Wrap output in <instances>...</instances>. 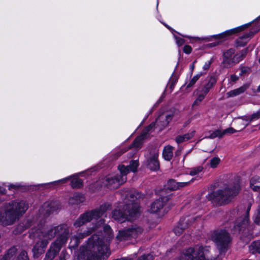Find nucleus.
<instances>
[{
  "mask_svg": "<svg viewBox=\"0 0 260 260\" xmlns=\"http://www.w3.org/2000/svg\"><path fill=\"white\" fill-rule=\"evenodd\" d=\"M192 181L193 179L191 180L190 181L177 182L174 179H171L169 180L167 183V187L170 190L178 189L188 185L190 182Z\"/></svg>",
  "mask_w": 260,
  "mask_h": 260,
  "instance_id": "nucleus-15",
  "label": "nucleus"
},
{
  "mask_svg": "<svg viewBox=\"0 0 260 260\" xmlns=\"http://www.w3.org/2000/svg\"><path fill=\"white\" fill-rule=\"evenodd\" d=\"M200 77V75H197L196 76H194L189 81L188 84L187 85V88H189L192 87L196 82L199 80V78Z\"/></svg>",
  "mask_w": 260,
  "mask_h": 260,
  "instance_id": "nucleus-35",
  "label": "nucleus"
},
{
  "mask_svg": "<svg viewBox=\"0 0 260 260\" xmlns=\"http://www.w3.org/2000/svg\"><path fill=\"white\" fill-rule=\"evenodd\" d=\"M257 91H258V92H260V85H259L258 86V87H257Z\"/></svg>",
  "mask_w": 260,
  "mask_h": 260,
  "instance_id": "nucleus-52",
  "label": "nucleus"
},
{
  "mask_svg": "<svg viewBox=\"0 0 260 260\" xmlns=\"http://www.w3.org/2000/svg\"><path fill=\"white\" fill-rule=\"evenodd\" d=\"M159 151L156 148L152 149L146 156V165L152 171H156L159 168L158 160Z\"/></svg>",
  "mask_w": 260,
  "mask_h": 260,
  "instance_id": "nucleus-11",
  "label": "nucleus"
},
{
  "mask_svg": "<svg viewBox=\"0 0 260 260\" xmlns=\"http://www.w3.org/2000/svg\"><path fill=\"white\" fill-rule=\"evenodd\" d=\"M203 170H204V168L202 166L196 167L192 168L191 169V170L189 172V174L191 176H194V175H198L199 173L203 172Z\"/></svg>",
  "mask_w": 260,
  "mask_h": 260,
  "instance_id": "nucleus-30",
  "label": "nucleus"
},
{
  "mask_svg": "<svg viewBox=\"0 0 260 260\" xmlns=\"http://www.w3.org/2000/svg\"><path fill=\"white\" fill-rule=\"evenodd\" d=\"M194 131H192L191 133L186 134L183 136H178L176 138V141L178 143H180L185 141H187L194 136Z\"/></svg>",
  "mask_w": 260,
  "mask_h": 260,
  "instance_id": "nucleus-26",
  "label": "nucleus"
},
{
  "mask_svg": "<svg viewBox=\"0 0 260 260\" xmlns=\"http://www.w3.org/2000/svg\"><path fill=\"white\" fill-rule=\"evenodd\" d=\"M251 208V205H249L246 211L245 212L243 217H240L236 220L235 225L234 226L235 230L240 231L247 226L249 222L248 213Z\"/></svg>",
  "mask_w": 260,
  "mask_h": 260,
  "instance_id": "nucleus-12",
  "label": "nucleus"
},
{
  "mask_svg": "<svg viewBox=\"0 0 260 260\" xmlns=\"http://www.w3.org/2000/svg\"><path fill=\"white\" fill-rule=\"evenodd\" d=\"M254 222L260 225V204L258 206L257 212L255 215Z\"/></svg>",
  "mask_w": 260,
  "mask_h": 260,
  "instance_id": "nucleus-36",
  "label": "nucleus"
},
{
  "mask_svg": "<svg viewBox=\"0 0 260 260\" xmlns=\"http://www.w3.org/2000/svg\"><path fill=\"white\" fill-rule=\"evenodd\" d=\"M178 260H210L208 247L189 248L182 253Z\"/></svg>",
  "mask_w": 260,
  "mask_h": 260,
  "instance_id": "nucleus-7",
  "label": "nucleus"
},
{
  "mask_svg": "<svg viewBox=\"0 0 260 260\" xmlns=\"http://www.w3.org/2000/svg\"><path fill=\"white\" fill-rule=\"evenodd\" d=\"M248 84H244L238 88L232 90L226 93L227 98L234 97L243 93L248 88Z\"/></svg>",
  "mask_w": 260,
  "mask_h": 260,
  "instance_id": "nucleus-18",
  "label": "nucleus"
},
{
  "mask_svg": "<svg viewBox=\"0 0 260 260\" xmlns=\"http://www.w3.org/2000/svg\"><path fill=\"white\" fill-rule=\"evenodd\" d=\"M212 239L220 253L224 252L227 250L231 241L230 235L225 230L215 231L212 236Z\"/></svg>",
  "mask_w": 260,
  "mask_h": 260,
  "instance_id": "nucleus-8",
  "label": "nucleus"
},
{
  "mask_svg": "<svg viewBox=\"0 0 260 260\" xmlns=\"http://www.w3.org/2000/svg\"><path fill=\"white\" fill-rule=\"evenodd\" d=\"M106 210V206H102L100 209L87 212L82 214L79 218L75 222L74 225L76 227H80L86 222H89L93 219L98 220L102 217Z\"/></svg>",
  "mask_w": 260,
  "mask_h": 260,
  "instance_id": "nucleus-9",
  "label": "nucleus"
},
{
  "mask_svg": "<svg viewBox=\"0 0 260 260\" xmlns=\"http://www.w3.org/2000/svg\"><path fill=\"white\" fill-rule=\"evenodd\" d=\"M230 79L232 82H236L239 79V77L233 74L231 75Z\"/></svg>",
  "mask_w": 260,
  "mask_h": 260,
  "instance_id": "nucleus-46",
  "label": "nucleus"
},
{
  "mask_svg": "<svg viewBox=\"0 0 260 260\" xmlns=\"http://www.w3.org/2000/svg\"><path fill=\"white\" fill-rule=\"evenodd\" d=\"M235 52V50L233 49H230L224 53V59L223 61L225 64H229L231 65V62H232L231 58Z\"/></svg>",
  "mask_w": 260,
  "mask_h": 260,
  "instance_id": "nucleus-28",
  "label": "nucleus"
},
{
  "mask_svg": "<svg viewBox=\"0 0 260 260\" xmlns=\"http://www.w3.org/2000/svg\"><path fill=\"white\" fill-rule=\"evenodd\" d=\"M212 62V59H210V60L207 61L205 62L204 67H203V69L205 70H207L209 69L211 63Z\"/></svg>",
  "mask_w": 260,
  "mask_h": 260,
  "instance_id": "nucleus-44",
  "label": "nucleus"
},
{
  "mask_svg": "<svg viewBox=\"0 0 260 260\" xmlns=\"http://www.w3.org/2000/svg\"><path fill=\"white\" fill-rule=\"evenodd\" d=\"M194 217H185L181 218L179 225L175 228V231L177 232L178 230H184L192 225V222L195 220Z\"/></svg>",
  "mask_w": 260,
  "mask_h": 260,
  "instance_id": "nucleus-16",
  "label": "nucleus"
},
{
  "mask_svg": "<svg viewBox=\"0 0 260 260\" xmlns=\"http://www.w3.org/2000/svg\"><path fill=\"white\" fill-rule=\"evenodd\" d=\"M104 223L105 220L101 218L96 223V225L89 228L87 232L79 233L73 238V239L77 241L93 231H101L103 230V232L100 235L93 234L88 239L87 244L80 248L78 260H104L110 255L109 246L110 241L113 237V234L111 228L108 225H105ZM77 244L76 243V245Z\"/></svg>",
  "mask_w": 260,
  "mask_h": 260,
  "instance_id": "nucleus-1",
  "label": "nucleus"
},
{
  "mask_svg": "<svg viewBox=\"0 0 260 260\" xmlns=\"http://www.w3.org/2000/svg\"><path fill=\"white\" fill-rule=\"evenodd\" d=\"M27 209L28 205L23 201L6 203L0 211V223L5 225L13 224Z\"/></svg>",
  "mask_w": 260,
  "mask_h": 260,
  "instance_id": "nucleus-3",
  "label": "nucleus"
},
{
  "mask_svg": "<svg viewBox=\"0 0 260 260\" xmlns=\"http://www.w3.org/2000/svg\"><path fill=\"white\" fill-rule=\"evenodd\" d=\"M250 186L254 191L260 190V177L254 176L250 180Z\"/></svg>",
  "mask_w": 260,
  "mask_h": 260,
  "instance_id": "nucleus-22",
  "label": "nucleus"
},
{
  "mask_svg": "<svg viewBox=\"0 0 260 260\" xmlns=\"http://www.w3.org/2000/svg\"><path fill=\"white\" fill-rule=\"evenodd\" d=\"M220 162V159L218 157H214L211 159L209 166L212 168H216Z\"/></svg>",
  "mask_w": 260,
  "mask_h": 260,
  "instance_id": "nucleus-32",
  "label": "nucleus"
},
{
  "mask_svg": "<svg viewBox=\"0 0 260 260\" xmlns=\"http://www.w3.org/2000/svg\"><path fill=\"white\" fill-rule=\"evenodd\" d=\"M123 152H120L118 154V156H120Z\"/></svg>",
  "mask_w": 260,
  "mask_h": 260,
  "instance_id": "nucleus-53",
  "label": "nucleus"
},
{
  "mask_svg": "<svg viewBox=\"0 0 260 260\" xmlns=\"http://www.w3.org/2000/svg\"><path fill=\"white\" fill-rule=\"evenodd\" d=\"M153 256L151 254L143 255L140 257L138 260H152Z\"/></svg>",
  "mask_w": 260,
  "mask_h": 260,
  "instance_id": "nucleus-41",
  "label": "nucleus"
},
{
  "mask_svg": "<svg viewBox=\"0 0 260 260\" xmlns=\"http://www.w3.org/2000/svg\"><path fill=\"white\" fill-rule=\"evenodd\" d=\"M192 50L191 47L189 45H185L184 47L183 51L185 53L187 54H189Z\"/></svg>",
  "mask_w": 260,
  "mask_h": 260,
  "instance_id": "nucleus-43",
  "label": "nucleus"
},
{
  "mask_svg": "<svg viewBox=\"0 0 260 260\" xmlns=\"http://www.w3.org/2000/svg\"><path fill=\"white\" fill-rule=\"evenodd\" d=\"M169 198L168 196L162 197L159 199L154 201L151 205L150 211L151 213L158 212L169 201Z\"/></svg>",
  "mask_w": 260,
  "mask_h": 260,
  "instance_id": "nucleus-14",
  "label": "nucleus"
},
{
  "mask_svg": "<svg viewBox=\"0 0 260 260\" xmlns=\"http://www.w3.org/2000/svg\"><path fill=\"white\" fill-rule=\"evenodd\" d=\"M223 136V131L217 129L212 133L209 136V138L211 139H214L216 137L221 138Z\"/></svg>",
  "mask_w": 260,
  "mask_h": 260,
  "instance_id": "nucleus-33",
  "label": "nucleus"
},
{
  "mask_svg": "<svg viewBox=\"0 0 260 260\" xmlns=\"http://www.w3.org/2000/svg\"><path fill=\"white\" fill-rule=\"evenodd\" d=\"M245 28L244 26H242L241 27H239L237 28H236L235 29H232L229 31H227L223 34H220L219 36V38H224L227 36H229L232 34L237 33L238 32H240L244 29Z\"/></svg>",
  "mask_w": 260,
  "mask_h": 260,
  "instance_id": "nucleus-27",
  "label": "nucleus"
},
{
  "mask_svg": "<svg viewBox=\"0 0 260 260\" xmlns=\"http://www.w3.org/2000/svg\"><path fill=\"white\" fill-rule=\"evenodd\" d=\"M249 249L252 254L260 253V241L252 242L249 246Z\"/></svg>",
  "mask_w": 260,
  "mask_h": 260,
  "instance_id": "nucleus-25",
  "label": "nucleus"
},
{
  "mask_svg": "<svg viewBox=\"0 0 260 260\" xmlns=\"http://www.w3.org/2000/svg\"><path fill=\"white\" fill-rule=\"evenodd\" d=\"M84 197L80 193H75L72 197L69 199V203L72 205L79 204L84 201Z\"/></svg>",
  "mask_w": 260,
  "mask_h": 260,
  "instance_id": "nucleus-20",
  "label": "nucleus"
},
{
  "mask_svg": "<svg viewBox=\"0 0 260 260\" xmlns=\"http://www.w3.org/2000/svg\"><path fill=\"white\" fill-rule=\"evenodd\" d=\"M181 153V150H178L177 151H176V152H175V154L176 155H180Z\"/></svg>",
  "mask_w": 260,
  "mask_h": 260,
  "instance_id": "nucleus-51",
  "label": "nucleus"
},
{
  "mask_svg": "<svg viewBox=\"0 0 260 260\" xmlns=\"http://www.w3.org/2000/svg\"><path fill=\"white\" fill-rule=\"evenodd\" d=\"M71 184L73 188H80L82 185V181L81 179L73 178L71 180Z\"/></svg>",
  "mask_w": 260,
  "mask_h": 260,
  "instance_id": "nucleus-29",
  "label": "nucleus"
},
{
  "mask_svg": "<svg viewBox=\"0 0 260 260\" xmlns=\"http://www.w3.org/2000/svg\"><path fill=\"white\" fill-rule=\"evenodd\" d=\"M139 165L138 160H132L129 166H125L120 165L118 169L120 173L119 175L108 176L104 181V184L111 189L118 187L120 185L124 183L126 179V175L130 171L135 173L137 172V168Z\"/></svg>",
  "mask_w": 260,
  "mask_h": 260,
  "instance_id": "nucleus-5",
  "label": "nucleus"
},
{
  "mask_svg": "<svg viewBox=\"0 0 260 260\" xmlns=\"http://www.w3.org/2000/svg\"><path fill=\"white\" fill-rule=\"evenodd\" d=\"M143 138L142 136L139 137L137 138L134 142L133 145L134 147L136 148H139L142 145V140Z\"/></svg>",
  "mask_w": 260,
  "mask_h": 260,
  "instance_id": "nucleus-34",
  "label": "nucleus"
},
{
  "mask_svg": "<svg viewBox=\"0 0 260 260\" xmlns=\"http://www.w3.org/2000/svg\"><path fill=\"white\" fill-rule=\"evenodd\" d=\"M175 115V112L170 111L164 114H161L158 116L156 119V123L158 125L162 127H165L172 120Z\"/></svg>",
  "mask_w": 260,
  "mask_h": 260,
  "instance_id": "nucleus-13",
  "label": "nucleus"
},
{
  "mask_svg": "<svg viewBox=\"0 0 260 260\" xmlns=\"http://www.w3.org/2000/svg\"><path fill=\"white\" fill-rule=\"evenodd\" d=\"M241 73L240 76L245 75L249 74L250 72V69L248 67H242L240 68Z\"/></svg>",
  "mask_w": 260,
  "mask_h": 260,
  "instance_id": "nucleus-39",
  "label": "nucleus"
},
{
  "mask_svg": "<svg viewBox=\"0 0 260 260\" xmlns=\"http://www.w3.org/2000/svg\"><path fill=\"white\" fill-rule=\"evenodd\" d=\"M246 119L245 116L243 118H238L235 121L234 124L236 131L238 132L241 131L248 125L249 123L248 121H246Z\"/></svg>",
  "mask_w": 260,
  "mask_h": 260,
  "instance_id": "nucleus-17",
  "label": "nucleus"
},
{
  "mask_svg": "<svg viewBox=\"0 0 260 260\" xmlns=\"http://www.w3.org/2000/svg\"><path fill=\"white\" fill-rule=\"evenodd\" d=\"M241 187L238 181L230 183L222 188L209 195L208 199L217 202L219 205L231 202L238 194Z\"/></svg>",
  "mask_w": 260,
  "mask_h": 260,
  "instance_id": "nucleus-4",
  "label": "nucleus"
},
{
  "mask_svg": "<svg viewBox=\"0 0 260 260\" xmlns=\"http://www.w3.org/2000/svg\"><path fill=\"white\" fill-rule=\"evenodd\" d=\"M216 80L214 78H211L208 82L205 85L201 90V93L206 95L208 93L210 89H211L215 84Z\"/></svg>",
  "mask_w": 260,
  "mask_h": 260,
  "instance_id": "nucleus-21",
  "label": "nucleus"
},
{
  "mask_svg": "<svg viewBox=\"0 0 260 260\" xmlns=\"http://www.w3.org/2000/svg\"><path fill=\"white\" fill-rule=\"evenodd\" d=\"M252 35V33L250 32V33H249V34H246V35L243 36L241 38H242V39L247 38Z\"/></svg>",
  "mask_w": 260,
  "mask_h": 260,
  "instance_id": "nucleus-48",
  "label": "nucleus"
},
{
  "mask_svg": "<svg viewBox=\"0 0 260 260\" xmlns=\"http://www.w3.org/2000/svg\"><path fill=\"white\" fill-rule=\"evenodd\" d=\"M246 118H247L246 121H248L249 123L253 120L258 119L260 118V110L252 114L250 116H246Z\"/></svg>",
  "mask_w": 260,
  "mask_h": 260,
  "instance_id": "nucleus-31",
  "label": "nucleus"
},
{
  "mask_svg": "<svg viewBox=\"0 0 260 260\" xmlns=\"http://www.w3.org/2000/svg\"><path fill=\"white\" fill-rule=\"evenodd\" d=\"M183 230H177V232H176V231H175V229H174V233H175V234L176 235L179 236V235H180L182 233V232H183Z\"/></svg>",
  "mask_w": 260,
  "mask_h": 260,
  "instance_id": "nucleus-47",
  "label": "nucleus"
},
{
  "mask_svg": "<svg viewBox=\"0 0 260 260\" xmlns=\"http://www.w3.org/2000/svg\"><path fill=\"white\" fill-rule=\"evenodd\" d=\"M139 215V206L137 203L133 202L125 205L122 208L115 209L112 212V217L120 222H123L126 220H134Z\"/></svg>",
  "mask_w": 260,
  "mask_h": 260,
  "instance_id": "nucleus-6",
  "label": "nucleus"
},
{
  "mask_svg": "<svg viewBox=\"0 0 260 260\" xmlns=\"http://www.w3.org/2000/svg\"><path fill=\"white\" fill-rule=\"evenodd\" d=\"M237 132L238 131H236V128L234 129L232 127H229L223 131V135H224L226 134H231Z\"/></svg>",
  "mask_w": 260,
  "mask_h": 260,
  "instance_id": "nucleus-40",
  "label": "nucleus"
},
{
  "mask_svg": "<svg viewBox=\"0 0 260 260\" xmlns=\"http://www.w3.org/2000/svg\"><path fill=\"white\" fill-rule=\"evenodd\" d=\"M205 97V94H203L200 93L199 94L198 98L194 101V102L193 103V105H198L199 103H200L201 102H202L204 100Z\"/></svg>",
  "mask_w": 260,
  "mask_h": 260,
  "instance_id": "nucleus-37",
  "label": "nucleus"
},
{
  "mask_svg": "<svg viewBox=\"0 0 260 260\" xmlns=\"http://www.w3.org/2000/svg\"><path fill=\"white\" fill-rule=\"evenodd\" d=\"M128 196H129V197L131 198H133L134 199V195L132 194V193H127V194H125V197L126 198H128Z\"/></svg>",
  "mask_w": 260,
  "mask_h": 260,
  "instance_id": "nucleus-50",
  "label": "nucleus"
},
{
  "mask_svg": "<svg viewBox=\"0 0 260 260\" xmlns=\"http://www.w3.org/2000/svg\"><path fill=\"white\" fill-rule=\"evenodd\" d=\"M68 256V254L65 252L62 251L61 252L60 255L59 256L58 260H66V258Z\"/></svg>",
  "mask_w": 260,
  "mask_h": 260,
  "instance_id": "nucleus-45",
  "label": "nucleus"
},
{
  "mask_svg": "<svg viewBox=\"0 0 260 260\" xmlns=\"http://www.w3.org/2000/svg\"><path fill=\"white\" fill-rule=\"evenodd\" d=\"M16 260H27L26 252L25 251H21Z\"/></svg>",
  "mask_w": 260,
  "mask_h": 260,
  "instance_id": "nucleus-38",
  "label": "nucleus"
},
{
  "mask_svg": "<svg viewBox=\"0 0 260 260\" xmlns=\"http://www.w3.org/2000/svg\"><path fill=\"white\" fill-rule=\"evenodd\" d=\"M143 232V229L137 224H133L128 229L120 231L116 236L119 241L128 239L130 238H136Z\"/></svg>",
  "mask_w": 260,
  "mask_h": 260,
  "instance_id": "nucleus-10",
  "label": "nucleus"
},
{
  "mask_svg": "<svg viewBox=\"0 0 260 260\" xmlns=\"http://www.w3.org/2000/svg\"><path fill=\"white\" fill-rule=\"evenodd\" d=\"M247 53V49H243L237 53L233 58L232 63H238L242 60Z\"/></svg>",
  "mask_w": 260,
  "mask_h": 260,
  "instance_id": "nucleus-24",
  "label": "nucleus"
},
{
  "mask_svg": "<svg viewBox=\"0 0 260 260\" xmlns=\"http://www.w3.org/2000/svg\"><path fill=\"white\" fill-rule=\"evenodd\" d=\"M70 179L69 177L64 178L63 179H61L59 180V181L62 183H64L67 182V181Z\"/></svg>",
  "mask_w": 260,
  "mask_h": 260,
  "instance_id": "nucleus-49",
  "label": "nucleus"
},
{
  "mask_svg": "<svg viewBox=\"0 0 260 260\" xmlns=\"http://www.w3.org/2000/svg\"><path fill=\"white\" fill-rule=\"evenodd\" d=\"M193 68H194V66H193V65H192V66L191 67V68L193 69Z\"/></svg>",
  "mask_w": 260,
  "mask_h": 260,
  "instance_id": "nucleus-54",
  "label": "nucleus"
},
{
  "mask_svg": "<svg viewBox=\"0 0 260 260\" xmlns=\"http://www.w3.org/2000/svg\"><path fill=\"white\" fill-rule=\"evenodd\" d=\"M175 38L176 43L177 44V45L179 46H181L183 44H184L185 41H184V39H183L181 38H179V37H177L176 36H175Z\"/></svg>",
  "mask_w": 260,
  "mask_h": 260,
  "instance_id": "nucleus-42",
  "label": "nucleus"
},
{
  "mask_svg": "<svg viewBox=\"0 0 260 260\" xmlns=\"http://www.w3.org/2000/svg\"><path fill=\"white\" fill-rule=\"evenodd\" d=\"M162 155L165 160H170L173 155V147L170 145L165 147Z\"/></svg>",
  "mask_w": 260,
  "mask_h": 260,
  "instance_id": "nucleus-19",
  "label": "nucleus"
},
{
  "mask_svg": "<svg viewBox=\"0 0 260 260\" xmlns=\"http://www.w3.org/2000/svg\"><path fill=\"white\" fill-rule=\"evenodd\" d=\"M69 229L64 225L57 226H43L36 231L34 236L40 240L37 242L33 251L35 254H41L48 243V240L57 235L56 240L51 244L47 252L45 260H52L60 251L62 245L67 242L69 235Z\"/></svg>",
  "mask_w": 260,
  "mask_h": 260,
  "instance_id": "nucleus-2",
  "label": "nucleus"
},
{
  "mask_svg": "<svg viewBox=\"0 0 260 260\" xmlns=\"http://www.w3.org/2000/svg\"><path fill=\"white\" fill-rule=\"evenodd\" d=\"M185 37H187V38H190V37H187V36H185Z\"/></svg>",
  "mask_w": 260,
  "mask_h": 260,
  "instance_id": "nucleus-55",
  "label": "nucleus"
},
{
  "mask_svg": "<svg viewBox=\"0 0 260 260\" xmlns=\"http://www.w3.org/2000/svg\"><path fill=\"white\" fill-rule=\"evenodd\" d=\"M16 251V247H12L10 248L1 260H14L15 258Z\"/></svg>",
  "mask_w": 260,
  "mask_h": 260,
  "instance_id": "nucleus-23",
  "label": "nucleus"
}]
</instances>
